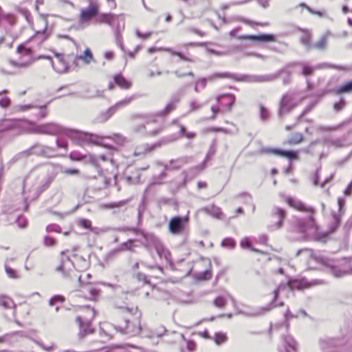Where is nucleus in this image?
I'll use <instances>...</instances> for the list:
<instances>
[{
    "label": "nucleus",
    "instance_id": "52",
    "mask_svg": "<svg viewBox=\"0 0 352 352\" xmlns=\"http://www.w3.org/2000/svg\"><path fill=\"white\" fill-rule=\"evenodd\" d=\"M221 245L223 247H230L231 248H234L236 245V243L234 240L232 238H225L222 242Z\"/></svg>",
    "mask_w": 352,
    "mask_h": 352
},
{
    "label": "nucleus",
    "instance_id": "4",
    "mask_svg": "<svg viewBox=\"0 0 352 352\" xmlns=\"http://www.w3.org/2000/svg\"><path fill=\"white\" fill-rule=\"evenodd\" d=\"M179 102V98H173L171 101L166 106V107L160 111H158L155 114L153 115L152 116H148L145 118V121L144 124H142L141 126H138L135 127V130L138 133H142L144 131H146V133L151 136H155L157 135L159 133H160L162 130V127H159L157 129H155L153 131H147V129L146 127L145 124L148 125L151 122H157L155 117H160V118H164L170 112L173 111L175 107L176 104Z\"/></svg>",
    "mask_w": 352,
    "mask_h": 352
},
{
    "label": "nucleus",
    "instance_id": "60",
    "mask_svg": "<svg viewBox=\"0 0 352 352\" xmlns=\"http://www.w3.org/2000/svg\"><path fill=\"white\" fill-rule=\"evenodd\" d=\"M10 104V100L8 97H3L0 99V106L3 108L8 107Z\"/></svg>",
    "mask_w": 352,
    "mask_h": 352
},
{
    "label": "nucleus",
    "instance_id": "53",
    "mask_svg": "<svg viewBox=\"0 0 352 352\" xmlns=\"http://www.w3.org/2000/svg\"><path fill=\"white\" fill-rule=\"evenodd\" d=\"M79 226L85 228L90 229L92 232H94V229L91 228V222L89 219H82L79 221Z\"/></svg>",
    "mask_w": 352,
    "mask_h": 352
},
{
    "label": "nucleus",
    "instance_id": "12",
    "mask_svg": "<svg viewBox=\"0 0 352 352\" xmlns=\"http://www.w3.org/2000/svg\"><path fill=\"white\" fill-rule=\"evenodd\" d=\"M36 179L38 180V184L36 186L32 189V191L33 192V199L37 198L41 193L50 187L55 179V175L54 173H42L37 177Z\"/></svg>",
    "mask_w": 352,
    "mask_h": 352
},
{
    "label": "nucleus",
    "instance_id": "32",
    "mask_svg": "<svg viewBox=\"0 0 352 352\" xmlns=\"http://www.w3.org/2000/svg\"><path fill=\"white\" fill-rule=\"evenodd\" d=\"M114 82L121 88H129L132 85L131 82L120 74L114 76Z\"/></svg>",
    "mask_w": 352,
    "mask_h": 352
},
{
    "label": "nucleus",
    "instance_id": "36",
    "mask_svg": "<svg viewBox=\"0 0 352 352\" xmlns=\"http://www.w3.org/2000/svg\"><path fill=\"white\" fill-rule=\"evenodd\" d=\"M298 66L300 67L301 68L300 73L305 76L312 74L316 69L315 67L307 65L305 63H299L298 64Z\"/></svg>",
    "mask_w": 352,
    "mask_h": 352
},
{
    "label": "nucleus",
    "instance_id": "5",
    "mask_svg": "<svg viewBox=\"0 0 352 352\" xmlns=\"http://www.w3.org/2000/svg\"><path fill=\"white\" fill-rule=\"evenodd\" d=\"M65 252H61V264L56 267V270L60 272L65 277L72 278L73 272L71 267H76L79 270H83L89 267V262L82 256H76L74 261L69 257L65 256Z\"/></svg>",
    "mask_w": 352,
    "mask_h": 352
},
{
    "label": "nucleus",
    "instance_id": "13",
    "mask_svg": "<svg viewBox=\"0 0 352 352\" xmlns=\"http://www.w3.org/2000/svg\"><path fill=\"white\" fill-rule=\"evenodd\" d=\"M64 134L69 136L76 144L84 146L95 142V136L87 133L65 129Z\"/></svg>",
    "mask_w": 352,
    "mask_h": 352
},
{
    "label": "nucleus",
    "instance_id": "57",
    "mask_svg": "<svg viewBox=\"0 0 352 352\" xmlns=\"http://www.w3.org/2000/svg\"><path fill=\"white\" fill-rule=\"evenodd\" d=\"M260 118L262 120H266L268 118V111L263 105L260 106Z\"/></svg>",
    "mask_w": 352,
    "mask_h": 352
},
{
    "label": "nucleus",
    "instance_id": "56",
    "mask_svg": "<svg viewBox=\"0 0 352 352\" xmlns=\"http://www.w3.org/2000/svg\"><path fill=\"white\" fill-rule=\"evenodd\" d=\"M333 274L334 276L337 278L342 277L344 276L351 274V272H347V270H333Z\"/></svg>",
    "mask_w": 352,
    "mask_h": 352
},
{
    "label": "nucleus",
    "instance_id": "8",
    "mask_svg": "<svg viewBox=\"0 0 352 352\" xmlns=\"http://www.w3.org/2000/svg\"><path fill=\"white\" fill-rule=\"evenodd\" d=\"M32 155L45 158H52L58 155L55 147L49 146L41 143H36L30 148L19 153L17 155V157H27Z\"/></svg>",
    "mask_w": 352,
    "mask_h": 352
},
{
    "label": "nucleus",
    "instance_id": "3",
    "mask_svg": "<svg viewBox=\"0 0 352 352\" xmlns=\"http://www.w3.org/2000/svg\"><path fill=\"white\" fill-rule=\"evenodd\" d=\"M98 21L100 23H107L114 29L116 42L120 49L124 51V45L121 35L122 29L124 28V14H116L113 13H101L98 15Z\"/></svg>",
    "mask_w": 352,
    "mask_h": 352
},
{
    "label": "nucleus",
    "instance_id": "48",
    "mask_svg": "<svg viewBox=\"0 0 352 352\" xmlns=\"http://www.w3.org/2000/svg\"><path fill=\"white\" fill-rule=\"evenodd\" d=\"M213 304L215 307L219 308H223L226 304V300L224 297L219 296H217L214 300Z\"/></svg>",
    "mask_w": 352,
    "mask_h": 352
},
{
    "label": "nucleus",
    "instance_id": "17",
    "mask_svg": "<svg viewBox=\"0 0 352 352\" xmlns=\"http://www.w3.org/2000/svg\"><path fill=\"white\" fill-rule=\"evenodd\" d=\"M65 129L58 124L54 123H47L38 125L32 129V132L38 134H46L55 135L60 133H64Z\"/></svg>",
    "mask_w": 352,
    "mask_h": 352
},
{
    "label": "nucleus",
    "instance_id": "18",
    "mask_svg": "<svg viewBox=\"0 0 352 352\" xmlns=\"http://www.w3.org/2000/svg\"><path fill=\"white\" fill-rule=\"evenodd\" d=\"M125 327L122 328L119 327V328L116 327V329L119 331L122 334H126L129 336H135L139 333L142 329L140 322L137 318L134 321H130L128 319L125 320Z\"/></svg>",
    "mask_w": 352,
    "mask_h": 352
},
{
    "label": "nucleus",
    "instance_id": "46",
    "mask_svg": "<svg viewBox=\"0 0 352 352\" xmlns=\"http://www.w3.org/2000/svg\"><path fill=\"white\" fill-rule=\"evenodd\" d=\"M33 50V47H26L24 43L19 45L16 50L17 53L22 54L24 52L25 54H30Z\"/></svg>",
    "mask_w": 352,
    "mask_h": 352
},
{
    "label": "nucleus",
    "instance_id": "51",
    "mask_svg": "<svg viewBox=\"0 0 352 352\" xmlns=\"http://www.w3.org/2000/svg\"><path fill=\"white\" fill-rule=\"evenodd\" d=\"M280 288V286H278V288L274 290V300H273V301L272 302V305H270L269 307L265 308V311L270 310L272 309V307H277V306H282L283 305V302H280L278 305L275 304L276 299L278 298V294H279Z\"/></svg>",
    "mask_w": 352,
    "mask_h": 352
},
{
    "label": "nucleus",
    "instance_id": "1",
    "mask_svg": "<svg viewBox=\"0 0 352 352\" xmlns=\"http://www.w3.org/2000/svg\"><path fill=\"white\" fill-rule=\"evenodd\" d=\"M229 78L239 82H264L270 81L272 77L270 76H250L247 74H235L230 72L215 73L207 78H200L196 83L195 88L198 85L205 87L208 81H214L218 78Z\"/></svg>",
    "mask_w": 352,
    "mask_h": 352
},
{
    "label": "nucleus",
    "instance_id": "58",
    "mask_svg": "<svg viewBox=\"0 0 352 352\" xmlns=\"http://www.w3.org/2000/svg\"><path fill=\"white\" fill-rule=\"evenodd\" d=\"M326 43H327V40H326L325 37H322L320 39V41L318 42H317L315 44V47L317 49H319V50L323 49L325 47Z\"/></svg>",
    "mask_w": 352,
    "mask_h": 352
},
{
    "label": "nucleus",
    "instance_id": "49",
    "mask_svg": "<svg viewBox=\"0 0 352 352\" xmlns=\"http://www.w3.org/2000/svg\"><path fill=\"white\" fill-rule=\"evenodd\" d=\"M69 157L73 160L80 161L84 158H87L88 160V155L82 154L80 153L73 151L70 153Z\"/></svg>",
    "mask_w": 352,
    "mask_h": 352
},
{
    "label": "nucleus",
    "instance_id": "21",
    "mask_svg": "<svg viewBox=\"0 0 352 352\" xmlns=\"http://www.w3.org/2000/svg\"><path fill=\"white\" fill-rule=\"evenodd\" d=\"M56 62H54L50 56H41V58H45L50 60L54 69L58 73H63L67 71L68 66L64 60L62 54H56Z\"/></svg>",
    "mask_w": 352,
    "mask_h": 352
},
{
    "label": "nucleus",
    "instance_id": "59",
    "mask_svg": "<svg viewBox=\"0 0 352 352\" xmlns=\"http://www.w3.org/2000/svg\"><path fill=\"white\" fill-rule=\"evenodd\" d=\"M135 34L138 37H139L140 38L146 39V38H148L151 36L152 32H149L143 34L138 30H136Z\"/></svg>",
    "mask_w": 352,
    "mask_h": 352
},
{
    "label": "nucleus",
    "instance_id": "62",
    "mask_svg": "<svg viewBox=\"0 0 352 352\" xmlns=\"http://www.w3.org/2000/svg\"><path fill=\"white\" fill-rule=\"evenodd\" d=\"M44 243L47 247H52L55 244V240L50 236H45L44 239Z\"/></svg>",
    "mask_w": 352,
    "mask_h": 352
},
{
    "label": "nucleus",
    "instance_id": "63",
    "mask_svg": "<svg viewBox=\"0 0 352 352\" xmlns=\"http://www.w3.org/2000/svg\"><path fill=\"white\" fill-rule=\"evenodd\" d=\"M240 196H241V197H244V202H245V204H251V203H252V197L251 195H250L249 193H248V192H243V193H241V194L240 195Z\"/></svg>",
    "mask_w": 352,
    "mask_h": 352
},
{
    "label": "nucleus",
    "instance_id": "15",
    "mask_svg": "<svg viewBox=\"0 0 352 352\" xmlns=\"http://www.w3.org/2000/svg\"><path fill=\"white\" fill-rule=\"evenodd\" d=\"M343 344V340L336 338L324 337L319 340L320 348L322 352H336Z\"/></svg>",
    "mask_w": 352,
    "mask_h": 352
},
{
    "label": "nucleus",
    "instance_id": "20",
    "mask_svg": "<svg viewBox=\"0 0 352 352\" xmlns=\"http://www.w3.org/2000/svg\"><path fill=\"white\" fill-rule=\"evenodd\" d=\"M99 13V9L96 3H90L89 6L82 9L80 14V20L82 22H87L92 19Z\"/></svg>",
    "mask_w": 352,
    "mask_h": 352
},
{
    "label": "nucleus",
    "instance_id": "14",
    "mask_svg": "<svg viewBox=\"0 0 352 352\" xmlns=\"http://www.w3.org/2000/svg\"><path fill=\"white\" fill-rule=\"evenodd\" d=\"M286 212L281 208L274 206L270 212L271 224L268 226V229L271 231L280 229L283 226V221L285 219Z\"/></svg>",
    "mask_w": 352,
    "mask_h": 352
},
{
    "label": "nucleus",
    "instance_id": "40",
    "mask_svg": "<svg viewBox=\"0 0 352 352\" xmlns=\"http://www.w3.org/2000/svg\"><path fill=\"white\" fill-rule=\"evenodd\" d=\"M240 245L242 248H248L252 252H258L259 251L252 246L248 237L243 238L240 241Z\"/></svg>",
    "mask_w": 352,
    "mask_h": 352
},
{
    "label": "nucleus",
    "instance_id": "6",
    "mask_svg": "<svg viewBox=\"0 0 352 352\" xmlns=\"http://www.w3.org/2000/svg\"><path fill=\"white\" fill-rule=\"evenodd\" d=\"M104 146L107 148L106 153L99 155H88V160L97 168L98 172L103 170H107L109 166H113L114 165L113 155V151H116V148L112 145L108 146L104 145Z\"/></svg>",
    "mask_w": 352,
    "mask_h": 352
},
{
    "label": "nucleus",
    "instance_id": "34",
    "mask_svg": "<svg viewBox=\"0 0 352 352\" xmlns=\"http://www.w3.org/2000/svg\"><path fill=\"white\" fill-rule=\"evenodd\" d=\"M84 93L82 97L85 98H92L95 97H100L102 96L103 90L100 91L98 89H83Z\"/></svg>",
    "mask_w": 352,
    "mask_h": 352
},
{
    "label": "nucleus",
    "instance_id": "2",
    "mask_svg": "<svg viewBox=\"0 0 352 352\" xmlns=\"http://www.w3.org/2000/svg\"><path fill=\"white\" fill-rule=\"evenodd\" d=\"M0 28L1 29L0 42H5L6 46L11 47L13 42L19 36L16 27V18L12 14L0 16Z\"/></svg>",
    "mask_w": 352,
    "mask_h": 352
},
{
    "label": "nucleus",
    "instance_id": "7",
    "mask_svg": "<svg viewBox=\"0 0 352 352\" xmlns=\"http://www.w3.org/2000/svg\"><path fill=\"white\" fill-rule=\"evenodd\" d=\"M83 313L76 317V321L79 326L78 337L80 339L86 336L94 333V329L91 327V321L95 316L94 309L86 307L82 309Z\"/></svg>",
    "mask_w": 352,
    "mask_h": 352
},
{
    "label": "nucleus",
    "instance_id": "50",
    "mask_svg": "<svg viewBox=\"0 0 352 352\" xmlns=\"http://www.w3.org/2000/svg\"><path fill=\"white\" fill-rule=\"evenodd\" d=\"M212 277V273L210 269L206 270L205 271L200 272L197 275V278L200 280H209Z\"/></svg>",
    "mask_w": 352,
    "mask_h": 352
},
{
    "label": "nucleus",
    "instance_id": "45",
    "mask_svg": "<svg viewBox=\"0 0 352 352\" xmlns=\"http://www.w3.org/2000/svg\"><path fill=\"white\" fill-rule=\"evenodd\" d=\"M16 335H19L22 336V332L21 331H14L10 333L5 334L4 336H0V343L2 342H10V339L11 337L14 336Z\"/></svg>",
    "mask_w": 352,
    "mask_h": 352
},
{
    "label": "nucleus",
    "instance_id": "33",
    "mask_svg": "<svg viewBox=\"0 0 352 352\" xmlns=\"http://www.w3.org/2000/svg\"><path fill=\"white\" fill-rule=\"evenodd\" d=\"M77 59L82 60L85 64H89L94 60L92 52L89 48H86L83 54L76 56Z\"/></svg>",
    "mask_w": 352,
    "mask_h": 352
},
{
    "label": "nucleus",
    "instance_id": "10",
    "mask_svg": "<svg viewBox=\"0 0 352 352\" xmlns=\"http://www.w3.org/2000/svg\"><path fill=\"white\" fill-rule=\"evenodd\" d=\"M140 234L145 240L144 243L146 246L153 245L159 256L164 258L166 261H169L170 258V252L154 234L144 232H141Z\"/></svg>",
    "mask_w": 352,
    "mask_h": 352
},
{
    "label": "nucleus",
    "instance_id": "27",
    "mask_svg": "<svg viewBox=\"0 0 352 352\" xmlns=\"http://www.w3.org/2000/svg\"><path fill=\"white\" fill-rule=\"evenodd\" d=\"M287 201L290 206L302 212H313V209L311 208H307L302 201L299 200H296L292 197H288Z\"/></svg>",
    "mask_w": 352,
    "mask_h": 352
},
{
    "label": "nucleus",
    "instance_id": "29",
    "mask_svg": "<svg viewBox=\"0 0 352 352\" xmlns=\"http://www.w3.org/2000/svg\"><path fill=\"white\" fill-rule=\"evenodd\" d=\"M34 107H39V113L37 116L38 119L45 118L46 116V115H47V110H46L47 104H43V105H39V106L37 104H24V105L20 106L19 109L21 111H27V110L30 109L31 108H34Z\"/></svg>",
    "mask_w": 352,
    "mask_h": 352
},
{
    "label": "nucleus",
    "instance_id": "22",
    "mask_svg": "<svg viewBox=\"0 0 352 352\" xmlns=\"http://www.w3.org/2000/svg\"><path fill=\"white\" fill-rule=\"evenodd\" d=\"M240 40H251L253 41L259 42H274L276 41V37L272 34H260L258 35H243L238 37Z\"/></svg>",
    "mask_w": 352,
    "mask_h": 352
},
{
    "label": "nucleus",
    "instance_id": "44",
    "mask_svg": "<svg viewBox=\"0 0 352 352\" xmlns=\"http://www.w3.org/2000/svg\"><path fill=\"white\" fill-rule=\"evenodd\" d=\"M215 151L216 150H215L214 146H211L210 149L208 150L207 154H206V158H205L204 161L203 162V163H202V164L201 166V169H204L206 167V164L207 162L210 160V159L212 158V157L214 154Z\"/></svg>",
    "mask_w": 352,
    "mask_h": 352
},
{
    "label": "nucleus",
    "instance_id": "37",
    "mask_svg": "<svg viewBox=\"0 0 352 352\" xmlns=\"http://www.w3.org/2000/svg\"><path fill=\"white\" fill-rule=\"evenodd\" d=\"M9 260L13 261L14 259L13 258H10V259H7L6 260V263H5V270H6V274H7L8 277H10L11 278H18L19 276H18L17 272H16V270H14V269H12V267H10L8 265Z\"/></svg>",
    "mask_w": 352,
    "mask_h": 352
},
{
    "label": "nucleus",
    "instance_id": "39",
    "mask_svg": "<svg viewBox=\"0 0 352 352\" xmlns=\"http://www.w3.org/2000/svg\"><path fill=\"white\" fill-rule=\"evenodd\" d=\"M302 140L303 135L300 133H295L291 135L288 140V142L290 144H297L301 142Z\"/></svg>",
    "mask_w": 352,
    "mask_h": 352
},
{
    "label": "nucleus",
    "instance_id": "55",
    "mask_svg": "<svg viewBox=\"0 0 352 352\" xmlns=\"http://www.w3.org/2000/svg\"><path fill=\"white\" fill-rule=\"evenodd\" d=\"M56 146L55 147L56 148H61L67 149V142L65 140H64V139L58 138L56 139Z\"/></svg>",
    "mask_w": 352,
    "mask_h": 352
},
{
    "label": "nucleus",
    "instance_id": "30",
    "mask_svg": "<svg viewBox=\"0 0 352 352\" xmlns=\"http://www.w3.org/2000/svg\"><path fill=\"white\" fill-rule=\"evenodd\" d=\"M78 282L80 285L85 284V289L90 294V298L95 299L98 295L99 289L89 285V283L82 280V276L80 275L78 277Z\"/></svg>",
    "mask_w": 352,
    "mask_h": 352
},
{
    "label": "nucleus",
    "instance_id": "54",
    "mask_svg": "<svg viewBox=\"0 0 352 352\" xmlns=\"http://www.w3.org/2000/svg\"><path fill=\"white\" fill-rule=\"evenodd\" d=\"M64 300H65V298L63 296L55 295L50 300L49 304L50 306H53L58 302H63L64 301Z\"/></svg>",
    "mask_w": 352,
    "mask_h": 352
},
{
    "label": "nucleus",
    "instance_id": "26",
    "mask_svg": "<svg viewBox=\"0 0 352 352\" xmlns=\"http://www.w3.org/2000/svg\"><path fill=\"white\" fill-rule=\"evenodd\" d=\"M47 27L43 31H37L36 34L30 38L32 42L36 43L37 45L35 48H39L44 41L48 38V35L46 33Z\"/></svg>",
    "mask_w": 352,
    "mask_h": 352
},
{
    "label": "nucleus",
    "instance_id": "25",
    "mask_svg": "<svg viewBox=\"0 0 352 352\" xmlns=\"http://www.w3.org/2000/svg\"><path fill=\"white\" fill-rule=\"evenodd\" d=\"M217 100L221 105L226 106L228 110H230L235 102V96L232 94H223L217 96Z\"/></svg>",
    "mask_w": 352,
    "mask_h": 352
},
{
    "label": "nucleus",
    "instance_id": "11",
    "mask_svg": "<svg viewBox=\"0 0 352 352\" xmlns=\"http://www.w3.org/2000/svg\"><path fill=\"white\" fill-rule=\"evenodd\" d=\"M143 96L140 94H134L125 99L118 102L115 105L111 107L105 112H102L98 118V120L100 122H104L109 120L118 110V108L129 104L131 101L135 100Z\"/></svg>",
    "mask_w": 352,
    "mask_h": 352
},
{
    "label": "nucleus",
    "instance_id": "31",
    "mask_svg": "<svg viewBox=\"0 0 352 352\" xmlns=\"http://www.w3.org/2000/svg\"><path fill=\"white\" fill-rule=\"evenodd\" d=\"M288 286L292 289H296L300 290L302 289L303 288L309 287L310 285L308 283L307 280L301 279L300 280H289L288 283Z\"/></svg>",
    "mask_w": 352,
    "mask_h": 352
},
{
    "label": "nucleus",
    "instance_id": "38",
    "mask_svg": "<svg viewBox=\"0 0 352 352\" xmlns=\"http://www.w3.org/2000/svg\"><path fill=\"white\" fill-rule=\"evenodd\" d=\"M134 241L133 239H129L126 242L123 243L121 245V247L119 249H116L112 251L113 253L119 252L123 250H130L132 251V246Z\"/></svg>",
    "mask_w": 352,
    "mask_h": 352
},
{
    "label": "nucleus",
    "instance_id": "16",
    "mask_svg": "<svg viewBox=\"0 0 352 352\" xmlns=\"http://www.w3.org/2000/svg\"><path fill=\"white\" fill-rule=\"evenodd\" d=\"M188 216H175L170 219L168 223L169 232L173 234H179L182 233L188 222Z\"/></svg>",
    "mask_w": 352,
    "mask_h": 352
},
{
    "label": "nucleus",
    "instance_id": "24",
    "mask_svg": "<svg viewBox=\"0 0 352 352\" xmlns=\"http://www.w3.org/2000/svg\"><path fill=\"white\" fill-rule=\"evenodd\" d=\"M334 94L339 97V100L335 102L333 104V110L338 112L344 109L346 102L344 98V94H350L352 89H334Z\"/></svg>",
    "mask_w": 352,
    "mask_h": 352
},
{
    "label": "nucleus",
    "instance_id": "42",
    "mask_svg": "<svg viewBox=\"0 0 352 352\" xmlns=\"http://www.w3.org/2000/svg\"><path fill=\"white\" fill-rule=\"evenodd\" d=\"M227 339L226 333L221 332L216 333L214 337V340L218 345L226 342Z\"/></svg>",
    "mask_w": 352,
    "mask_h": 352
},
{
    "label": "nucleus",
    "instance_id": "64",
    "mask_svg": "<svg viewBox=\"0 0 352 352\" xmlns=\"http://www.w3.org/2000/svg\"><path fill=\"white\" fill-rule=\"evenodd\" d=\"M65 174L67 175H78L79 173V170L76 168H66L63 171Z\"/></svg>",
    "mask_w": 352,
    "mask_h": 352
},
{
    "label": "nucleus",
    "instance_id": "19",
    "mask_svg": "<svg viewBox=\"0 0 352 352\" xmlns=\"http://www.w3.org/2000/svg\"><path fill=\"white\" fill-rule=\"evenodd\" d=\"M296 226L298 231L304 234L314 233L316 231L315 221L312 214H310L307 219H298Z\"/></svg>",
    "mask_w": 352,
    "mask_h": 352
},
{
    "label": "nucleus",
    "instance_id": "9",
    "mask_svg": "<svg viewBox=\"0 0 352 352\" xmlns=\"http://www.w3.org/2000/svg\"><path fill=\"white\" fill-rule=\"evenodd\" d=\"M303 96L296 91H289L283 96L280 102L278 115L280 117L290 111L302 100Z\"/></svg>",
    "mask_w": 352,
    "mask_h": 352
},
{
    "label": "nucleus",
    "instance_id": "35",
    "mask_svg": "<svg viewBox=\"0 0 352 352\" xmlns=\"http://www.w3.org/2000/svg\"><path fill=\"white\" fill-rule=\"evenodd\" d=\"M0 306H2L6 309H10L14 308L16 307V305L10 298L5 296H1Z\"/></svg>",
    "mask_w": 352,
    "mask_h": 352
},
{
    "label": "nucleus",
    "instance_id": "28",
    "mask_svg": "<svg viewBox=\"0 0 352 352\" xmlns=\"http://www.w3.org/2000/svg\"><path fill=\"white\" fill-rule=\"evenodd\" d=\"M179 136L176 134L166 137L162 141H160L157 143H155V144L151 145V146L148 145H146L145 146L144 151H151L153 150L155 147L160 146L162 144H168V143L174 142L176 140H177L179 138Z\"/></svg>",
    "mask_w": 352,
    "mask_h": 352
},
{
    "label": "nucleus",
    "instance_id": "43",
    "mask_svg": "<svg viewBox=\"0 0 352 352\" xmlns=\"http://www.w3.org/2000/svg\"><path fill=\"white\" fill-rule=\"evenodd\" d=\"M160 50H162L163 51H166L168 52L171 53L173 55H175L179 56L182 60H186V61H190L192 62V60L188 58L186 56L184 55V54L181 52H176L173 50L172 48L166 47V48H160Z\"/></svg>",
    "mask_w": 352,
    "mask_h": 352
},
{
    "label": "nucleus",
    "instance_id": "41",
    "mask_svg": "<svg viewBox=\"0 0 352 352\" xmlns=\"http://www.w3.org/2000/svg\"><path fill=\"white\" fill-rule=\"evenodd\" d=\"M283 340L284 342L286 344V345L287 346H289L291 349H292L294 351L296 350V342L293 339V338H292L289 336H285L283 337Z\"/></svg>",
    "mask_w": 352,
    "mask_h": 352
},
{
    "label": "nucleus",
    "instance_id": "61",
    "mask_svg": "<svg viewBox=\"0 0 352 352\" xmlns=\"http://www.w3.org/2000/svg\"><path fill=\"white\" fill-rule=\"evenodd\" d=\"M136 277L139 281H142L144 283H149V280H148V277L144 274L138 273L136 275Z\"/></svg>",
    "mask_w": 352,
    "mask_h": 352
},
{
    "label": "nucleus",
    "instance_id": "47",
    "mask_svg": "<svg viewBox=\"0 0 352 352\" xmlns=\"http://www.w3.org/2000/svg\"><path fill=\"white\" fill-rule=\"evenodd\" d=\"M108 138L111 139L117 145H123L126 142L125 138L120 134H113L112 137Z\"/></svg>",
    "mask_w": 352,
    "mask_h": 352
},
{
    "label": "nucleus",
    "instance_id": "23",
    "mask_svg": "<svg viewBox=\"0 0 352 352\" xmlns=\"http://www.w3.org/2000/svg\"><path fill=\"white\" fill-rule=\"evenodd\" d=\"M263 151L268 154H273L275 155L287 157L290 160H295L298 157L297 153L293 151H286L280 148H265L263 149Z\"/></svg>",
    "mask_w": 352,
    "mask_h": 352
}]
</instances>
